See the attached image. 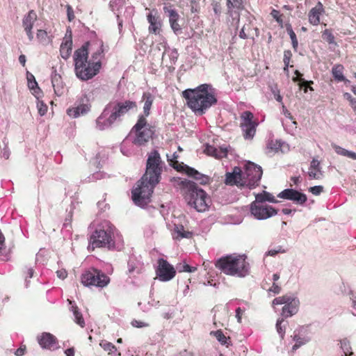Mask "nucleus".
<instances>
[{"label": "nucleus", "mask_w": 356, "mask_h": 356, "mask_svg": "<svg viewBox=\"0 0 356 356\" xmlns=\"http://www.w3.org/2000/svg\"><path fill=\"white\" fill-rule=\"evenodd\" d=\"M183 96L187 100L188 107L200 115L217 102L216 91L209 84H202L195 89L186 90L183 92Z\"/></svg>", "instance_id": "1"}, {"label": "nucleus", "mask_w": 356, "mask_h": 356, "mask_svg": "<svg viewBox=\"0 0 356 356\" xmlns=\"http://www.w3.org/2000/svg\"><path fill=\"white\" fill-rule=\"evenodd\" d=\"M136 108V103L130 100L108 103L96 120L97 129L103 131L111 127L130 110Z\"/></svg>", "instance_id": "2"}, {"label": "nucleus", "mask_w": 356, "mask_h": 356, "mask_svg": "<svg viewBox=\"0 0 356 356\" xmlns=\"http://www.w3.org/2000/svg\"><path fill=\"white\" fill-rule=\"evenodd\" d=\"M181 191L187 204L197 212H204L209 208L211 200L207 193L189 180H183L180 183Z\"/></svg>", "instance_id": "3"}, {"label": "nucleus", "mask_w": 356, "mask_h": 356, "mask_svg": "<svg viewBox=\"0 0 356 356\" xmlns=\"http://www.w3.org/2000/svg\"><path fill=\"white\" fill-rule=\"evenodd\" d=\"M216 267L223 273L237 277H244L249 273V264L244 254H229L218 259Z\"/></svg>", "instance_id": "4"}, {"label": "nucleus", "mask_w": 356, "mask_h": 356, "mask_svg": "<svg viewBox=\"0 0 356 356\" xmlns=\"http://www.w3.org/2000/svg\"><path fill=\"white\" fill-rule=\"evenodd\" d=\"M88 44L76 49L74 54L76 75L81 80H88L95 76L99 71L101 63L88 61Z\"/></svg>", "instance_id": "5"}, {"label": "nucleus", "mask_w": 356, "mask_h": 356, "mask_svg": "<svg viewBox=\"0 0 356 356\" xmlns=\"http://www.w3.org/2000/svg\"><path fill=\"white\" fill-rule=\"evenodd\" d=\"M115 231V227L109 221H102L90 236L88 250L93 251L95 248H100L113 249Z\"/></svg>", "instance_id": "6"}, {"label": "nucleus", "mask_w": 356, "mask_h": 356, "mask_svg": "<svg viewBox=\"0 0 356 356\" xmlns=\"http://www.w3.org/2000/svg\"><path fill=\"white\" fill-rule=\"evenodd\" d=\"M154 134L153 127L147 123L146 118L143 115L139 116L130 132V135L133 137L132 143L138 146L145 145Z\"/></svg>", "instance_id": "7"}, {"label": "nucleus", "mask_w": 356, "mask_h": 356, "mask_svg": "<svg viewBox=\"0 0 356 356\" xmlns=\"http://www.w3.org/2000/svg\"><path fill=\"white\" fill-rule=\"evenodd\" d=\"M158 183L151 181L149 179H143V176L137 182L136 186L132 190V200L138 207H145L150 202L152 194Z\"/></svg>", "instance_id": "8"}, {"label": "nucleus", "mask_w": 356, "mask_h": 356, "mask_svg": "<svg viewBox=\"0 0 356 356\" xmlns=\"http://www.w3.org/2000/svg\"><path fill=\"white\" fill-rule=\"evenodd\" d=\"M162 171V161L156 150L151 152L147 157L146 170L143 179H149L154 183H159Z\"/></svg>", "instance_id": "9"}, {"label": "nucleus", "mask_w": 356, "mask_h": 356, "mask_svg": "<svg viewBox=\"0 0 356 356\" xmlns=\"http://www.w3.org/2000/svg\"><path fill=\"white\" fill-rule=\"evenodd\" d=\"M110 282V278L97 269L88 270L81 275V283L86 286L104 288Z\"/></svg>", "instance_id": "10"}, {"label": "nucleus", "mask_w": 356, "mask_h": 356, "mask_svg": "<svg viewBox=\"0 0 356 356\" xmlns=\"http://www.w3.org/2000/svg\"><path fill=\"white\" fill-rule=\"evenodd\" d=\"M250 213L258 220H264L275 216L277 211L266 204L252 202L250 204Z\"/></svg>", "instance_id": "11"}, {"label": "nucleus", "mask_w": 356, "mask_h": 356, "mask_svg": "<svg viewBox=\"0 0 356 356\" xmlns=\"http://www.w3.org/2000/svg\"><path fill=\"white\" fill-rule=\"evenodd\" d=\"M262 173V169L259 165L250 161L248 162L244 171L242 172L243 179L247 183L245 186L250 188L254 186L261 179Z\"/></svg>", "instance_id": "12"}, {"label": "nucleus", "mask_w": 356, "mask_h": 356, "mask_svg": "<svg viewBox=\"0 0 356 356\" xmlns=\"http://www.w3.org/2000/svg\"><path fill=\"white\" fill-rule=\"evenodd\" d=\"M254 115L250 111L243 112L241 115V127L245 139H252L256 133L258 123L253 120Z\"/></svg>", "instance_id": "13"}, {"label": "nucleus", "mask_w": 356, "mask_h": 356, "mask_svg": "<svg viewBox=\"0 0 356 356\" xmlns=\"http://www.w3.org/2000/svg\"><path fill=\"white\" fill-rule=\"evenodd\" d=\"M158 266L156 274L161 282H168L172 280L176 275V270L167 260L159 258L157 261Z\"/></svg>", "instance_id": "14"}, {"label": "nucleus", "mask_w": 356, "mask_h": 356, "mask_svg": "<svg viewBox=\"0 0 356 356\" xmlns=\"http://www.w3.org/2000/svg\"><path fill=\"white\" fill-rule=\"evenodd\" d=\"M88 97L85 95L77 102L74 106L70 107L67 110V114L73 118H77L86 115L91 108Z\"/></svg>", "instance_id": "15"}, {"label": "nucleus", "mask_w": 356, "mask_h": 356, "mask_svg": "<svg viewBox=\"0 0 356 356\" xmlns=\"http://www.w3.org/2000/svg\"><path fill=\"white\" fill-rule=\"evenodd\" d=\"M225 184L229 186H244L247 184L243 179L242 170L239 167H234L232 172L225 175Z\"/></svg>", "instance_id": "16"}, {"label": "nucleus", "mask_w": 356, "mask_h": 356, "mask_svg": "<svg viewBox=\"0 0 356 356\" xmlns=\"http://www.w3.org/2000/svg\"><path fill=\"white\" fill-rule=\"evenodd\" d=\"M277 197L291 200L298 204H303L307 200L306 195L291 188L284 189L277 195Z\"/></svg>", "instance_id": "17"}, {"label": "nucleus", "mask_w": 356, "mask_h": 356, "mask_svg": "<svg viewBox=\"0 0 356 356\" xmlns=\"http://www.w3.org/2000/svg\"><path fill=\"white\" fill-rule=\"evenodd\" d=\"M299 305L298 298L293 296L291 300L282 307V316L288 318L295 315L298 312Z\"/></svg>", "instance_id": "18"}, {"label": "nucleus", "mask_w": 356, "mask_h": 356, "mask_svg": "<svg viewBox=\"0 0 356 356\" xmlns=\"http://www.w3.org/2000/svg\"><path fill=\"white\" fill-rule=\"evenodd\" d=\"M163 11L165 14H167L169 18V22L170 26L175 33L181 30V27L178 24V19L179 18V15L177 12L172 8L170 5H165L163 7Z\"/></svg>", "instance_id": "19"}, {"label": "nucleus", "mask_w": 356, "mask_h": 356, "mask_svg": "<svg viewBox=\"0 0 356 356\" xmlns=\"http://www.w3.org/2000/svg\"><path fill=\"white\" fill-rule=\"evenodd\" d=\"M37 19V15L33 10H30L29 13L24 16L22 24L23 27L29 37L30 41L33 39V34L31 31L33 24Z\"/></svg>", "instance_id": "20"}, {"label": "nucleus", "mask_w": 356, "mask_h": 356, "mask_svg": "<svg viewBox=\"0 0 356 356\" xmlns=\"http://www.w3.org/2000/svg\"><path fill=\"white\" fill-rule=\"evenodd\" d=\"M38 343L42 348L56 349L58 347L56 338L50 333L44 332L38 337Z\"/></svg>", "instance_id": "21"}, {"label": "nucleus", "mask_w": 356, "mask_h": 356, "mask_svg": "<svg viewBox=\"0 0 356 356\" xmlns=\"http://www.w3.org/2000/svg\"><path fill=\"white\" fill-rule=\"evenodd\" d=\"M308 175L311 179H320L323 177V172L320 161L314 158L308 170Z\"/></svg>", "instance_id": "22"}, {"label": "nucleus", "mask_w": 356, "mask_h": 356, "mask_svg": "<svg viewBox=\"0 0 356 356\" xmlns=\"http://www.w3.org/2000/svg\"><path fill=\"white\" fill-rule=\"evenodd\" d=\"M324 12L323 4L321 2L312 8L309 13V22L316 26L320 23V16Z\"/></svg>", "instance_id": "23"}, {"label": "nucleus", "mask_w": 356, "mask_h": 356, "mask_svg": "<svg viewBox=\"0 0 356 356\" xmlns=\"http://www.w3.org/2000/svg\"><path fill=\"white\" fill-rule=\"evenodd\" d=\"M72 49V37L70 35L68 37L65 36L63 38V40L60 44V56L65 60H67V58H69V57L71 55Z\"/></svg>", "instance_id": "24"}, {"label": "nucleus", "mask_w": 356, "mask_h": 356, "mask_svg": "<svg viewBox=\"0 0 356 356\" xmlns=\"http://www.w3.org/2000/svg\"><path fill=\"white\" fill-rule=\"evenodd\" d=\"M204 152L209 156H213L217 159L225 157L227 154V147H220L219 149L214 146L207 145Z\"/></svg>", "instance_id": "25"}, {"label": "nucleus", "mask_w": 356, "mask_h": 356, "mask_svg": "<svg viewBox=\"0 0 356 356\" xmlns=\"http://www.w3.org/2000/svg\"><path fill=\"white\" fill-rule=\"evenodd\" d=\"M149 24V32L154 34H159L161 27V23L158 16L154 15L152 13L147 16Z\"/></svg>", "instance_id": "26"}, {"label": "nucleus", "mask_w": 356, "mask_h": 356, "mask_svg": "<svg viewBox=\"0 0 356 356\" xmlns=\"http://www.w3.org/2000/svg\"><path fill=\"white\" fill-rule=\"evenodd\" d=\"M51 83L55 93L61 96L64 92V85L60 74L54 73L51 76Z\"/></svg>", "instance_id": "27"}, {"label": "nucleus", "mask_w": 356, "mask_h": 356, "mask_svg": "<svg viewBox=\"0 0 356 356\" xmlns=\"http://www.w3.org/2000/svg\"><path fill=\"white\" fill-rule=\"evenodd\" d=\"M227 6L228 9V13L230 16L234 17L236 15V18L239 20V14L235 13L233 11L234 8L237 10L243 9V0H227Z\"/></svg>", "instance_id": "28"}, {"label": "nucleus", "mask_w": 356, "mask_h": 356, "mask_svg": "<svg viewBox=\"0 0 356 356\" xmlns=\"http://www.w3.org/2000/svg\"><path fill=\"white\" fill-rule=\"evenodd\" d=\"M254 202H259L261 204H265L266 202H269L272 203L277 202L275 197L271 193L265 191L260 193L256 194L255 200Z\"/></svg>", "instance_id": "29"}, {"label": "nucleus", "mask_w": 356, "mask_h": 356, "mask_svg": "<svg viewBox=\"0 0 356 356\" xmlns=\"http://www.w3.org/2000/svg\"><path fill=\"white\" fill-rule=\"evenodd\" d=\"M175 238L176 239H182V238H191L193 236V233L188 230H185L184 227L181 225H177L175 227Z\"/></svg>", "instance_id": "30"}, {"label": "nucleus", "mask_w": 356, "mask_h": 356, "mask_svg": "<svg viewBox=\"0 0 356 356\" xmlns=\"http://www.w3.org/2000/svg\"><path fill=\"white\" fill-rule=\"evenodd\" d=\"M186 172L188 176L192 177L195 179L199 181L202 184H204L208 181V177L202 175L194 168L186 167Z\"/></svg>", "instance_id": "31"}, {"label": "nucleus", "mask_w": 356, "mask_h": 356, "mask_svg": "<svg viewBox=\"0 0 356 356\" xmlns=\"http://www.w3.org/2000/svg\"><path fill=\"white\" fill-rule=\"evenodd\" d=\"M284 143L280 140H271L269 142L266 147V153L268 154H273L277 153L280 151L283 152L282 147Z\"/></svg>", "instance_id": "32"}, {"label": "nucleus", "mask_w": 356, "mask_h": 356, "mask_svg": "<svg viewBox=\"0 0 356 356\" xmlns=\"http://www.w3.org/2000/svg\"><path fill=\"white\" fill-rule=\"evenodd\" d=\"M332 148L334 149L337 154L350 158L356 160V153L352 151L347 150L334 143L332 144Z\"/></svg>", "instance_id": "33"}, {"label": "nucleus", "mask_w": 356, "mask_h": 356, "mask_svg": "<svg viewBox=\"0 0 356 356\" xmlns=\"http://www.w3.org/2000/svg\"><path fill=\"white\" fill-rule=\"evenodd\" d=\"M143 98L145 99L143 111L145 115L147 117L149 115V111L153 103V98L149 93H144Z\"/></svg>", "instance_id": "34"}, {"label": "nucleus", "mask_w": 356, "mask_h": 356, "mask_svg": "<svg viewBox=\"0 0 356 356\" xmlns=\"http://www.w3.org/2000/svg\"><path fill=\"white\" fill-rule=\"evenodd\" d=\"M293 340L295 341V344L292 347V350L295 351L302 346L307 343L310 341V339L307 337L295 335L293 337Z\"/></svg>", "instance_id": "35"}, {"label": "nucleus", "mask_w": 356, "mask_h": 356, "mask_svg": "<svg viewBox=\"0 0 356 356\" xmlns=\"http://www.w3.org/2000/svg\"><path fill=\"white\" fill-rule=\"evenodd\" d=\"M71 310L74 316V321L81 327H83L85 326V321L82 314L79 312L77 307L72 305Z\"/></svg>", "instance_id": "36"}, {"label": "nucleus", "mask_w": 356, "mask_h": 356, "mask_svg": "<svg viewBox=\"0 0 356 356\" xmlns=\"http://www.w3.org/2000/svg\"><path fill=\"white\" fill-rule=\"evenodd\" d=\"M167 56L170 59V64H174L178 58V52L176 49H165L163 54V60H165Z\"/></svg>", "instance_id": "37"}, {"label": "nucleus", "mask_w": 356, "mask_h": 356, "mask_svg": "<svg viewBox=\"0 0 356 356\" xmlns=\"http://www.w3.org/2000/svg\"><path fill=\"white\" fill-rule=\"evenodd\" d=\"M332 75L334 79L339 81H345V77L343 75V66L341 65H335L332 70Z\"/></svg>", "instance_id": "38"}, {"label": "nucleus", "mask_w": 356, "mask_h": 356, "mask_svg": "<svg viewBox=\"0 0 356 356\" xmlns=\"http://www.w3.org/2000/svg\"><path fill=\"white\" fill-rule=\"evenodd\" d=\"M27 81L29 89L33 90V93L36 94L38 90H40V88L38 86L35 76L32 74L27 72Z\"/></svg>", "instance_id": "39"}, {"label": "nucleus", "mask_w": 356, "mask_h": 356, "mask_svg": "<svg viewBox=\"0 0 356 356\" xmlns=\"http://www.w3.org/2000/svg\"><path fill=\"white\" fill-rule=\"evenodd\" d=\"M99 346L105 350L107 351L109 354L114 353L117 349L115 346L111 342L106 341H102Z\"/></svg>", "instance_id": "40"}, {"label": "nucleus", "mask_w": 356, "mask_h": 356, "mask_svg": "<svg viewBox=\"0 0 356 356\" xmlns=\"http://www.w3.org/2000/svg\"><path fill=\"white\" fill-rule=\"evenodd\" d=\"M341 348L343 350L345 356L351 355L353 354L350 341L348 339H344L341 341Z\"/></svg>", "instance_id": "41"}, {"label": "nucleus", "mask_w": 356, "mask_h": 356, "mask_svg": "<svg viewBox=\"0 0 356 356\" xmlns=\"http://www.w3.org/2000/svg\"><path fill=\"white\" fill-rule=\"evenodd\" d=\"M286 31H287L288 34L289 35L290 38L291 40L292 46H293V49H297L298 45V40L296 38V35L295 32L293 31L291 26L290 24L286 26Z\"/></svg>", "instance_id": "42"}, {"label": "nucleus", "mask_w": 356, "mask_h": 356, "mask_svg": "<svg viewBox=\"0 0 356 356\" xmlns=\"http://www.w3.org/2000/svg\"><path fill=\"white\" fill-rule=\"evenodd\" d=\"M292 296H293L292 295H285L283 296L277 297L273 300V305H285V304L291 300V298Z\"/></svg>", "instance_id": "43"}, {"label": "nucleus", "mask_w": 356, "mask_h": 356, "mask_svg": "<svg viewBox=\"0 0 356 356\" xmlns=\"http://www.w3.org/2000/svg\"><path fill=\"white\" fill-rule=\"evenodd\" d=\"M285 327H286V323H284V320L283 318H279L277 321L276 329H277V332L280 335L281 338L284 337V335L285 333Z\"/></svg>", "instance_id": "44"}, {"label": "nucleus", "mask_w": 356, "mask_h": 356, "mask_svg": "<svg viewBox=\"0 0 356 356\" xmlns=\"http://www.w3.org/2000/svg\"><path fill=\"white\" fill-rule=\"evenodd\" d=\"M179 272L193 273L197 270L196 267H191L186 263L179 264L177 266Z\"/></svg>", "instance_id": "45"}, {"label": "nucleus", "mask_w": 356, "mask_h": 356, "mask_svg": "<svg viewBox=\"0 0 356 356\" xmlns=\"http://www.w3.org/2000/svg\"><path fill=\"white\" fill-rule=\"evenodd\" d=\"M36 106L38 111L41 116H43L46 114L47 111V106L38 98H37Z\"/></svg>", "instance_id": "46"}, {"label": "nucleus", "mask_w": 356, "mask_h": 356, "mask_svg": "<svg viewBox=\"0 0 356 356\" xmlns=\"http://www.w3.org/2000/svg\"><path fill=\"white\" fill-rule=\"evenodd\" d=\"M103 44H102L99 49L92 56V60L90 62L99 61L101 63V59L103 57Z\"/></svg>", "instance_id": "47"}, {"label": "nucleus", "mask_w": 356, "mask_h": 356, "mask_svg": "<svg viewBox=\"0 0 356 356\" xmlns=\"http://www.w3.org/2000/svg\"><path fill=\"white\" fill-rule=\"evenodd\" d=\"M322 37L325 40H326L330 44H333L334 42V37L331 33V31L328 29H325L323 32Z\"/></svg>", "instance_id": "48"}, {"label": "nucleus", "mask_w": 356, "mask_h": 356, "mask_svg": "<svg viewBox=\"0 0 356 356\" xmlns=\"http://www.w3.org/2000/svg\"><path fill=\"white\" fill-rule=\"evenodd\" d=\"M216 338L220 341L222 344H225L227 342V338L224 335L222 331L217 330L213 332Z\"/></svg>", "instance_id": "49"}, {"label": "nucleus", "mask_w": 356, "mask_h": 356, "mask_svg": "<svg viewBox=\"0 0 356 356\" xmlns=\"http://www.w3.org/2000/svg\"><path fill=\"white\" fill-rule=\"evenodd\" d=\"M272 17L276 20V22L281 26H283V19L280 12L277 10H273L271 12Z\"/></svg>", "instance_id": "50"}, {"label": "nucleus", "mask_w": 356, "mask_h": 356, "mask_svg": "<svg viewBox=\"0 0 356 356\" xmlns=\"http://www.w3.org/2000/svg\"><path fill=\"white\" fill-rule=\"evenodd\" d=\"M284 253L285 250L282 248V246H277L275 248L270 249L266 252V255L274 257L278 253Z\"/></svg>", "instance_id": "51"}, {"label": "nucleus", "mask_w": 356, "mask_h": 356, "mask_svg": "<svg viewBox=\"0 0 356 356\" xmlns=\"http://www.w3.org/2000/svg\"><path fill=\"white\" fill-rule=\"evenodd\" d=\"M350 299L351 300V307L353 309V314L356 316V292L350 291L349 293Z\"/></svg>", "instance_id": "52"}, {"label": "nucleus", "mask_w": 356, "mask_h": 356, "mask_svg": "<svg viewBox=\"0 0 356 356\" xmlns=\"http://www.w3.org/2000/svg\"><path fill=\"white\" fill-rule=\"evenodd\" d=\"M271 92L274 95L275 99L280 103H282V97L280 95L279 89L275 86L271 88Z\"/></svg>", "instance_id": "53"}, {"label": "nucleus", "mask_w": 356, "mask_h": 356, "mask_svg": "<svg viewBox=\"0 0 356 356\" xmlns=\"http://www.w3.org/2000/svg\"><path fill=\"white\" fill-rule=\"evenodd\" d=\"M309 191L313 195H320L323 192V187L322 186H314L310 187L309 188Z\"/></svg>", "instance_id": "54"}, {"label": "nucleus", "mask_w": 356, "mask_h": 356, "mask_svg": "<svg viewBox=\"0 0 356 356\" xmlns=\"http://www.w3.org/2000/svg\"><path fill=\"white\" fill-rule=\"evenodd\" d=\"M47 37V33L44 30H38L37 33V38L41 42H44L46 41Z\"/></svg>", "instance_id": "55"}, {"label": "nucleus", "mask_w": 356, "mask_h": 356, "mask_svg": "<svg viewBox=\"0 0 356 356\" xmlns=\"http://www.w3.org/2000/svg\"><path fill=\"white\" fill-rule=\"evenodd\" d=\"M131 325H132V326H134L135 327H138V328L146 327L149 325L147 323L140 321H137V320L133 321L131 322Z\"/></svg>", "instance_id": "56"}, {"label": "nucleus", "mask_w": 356, "mask_h": 356, "mask_svg": "<svg viewBox=\"0 0 356 356\" xmlns=\"http://www.w3.org/2000/svg\"><path fill=\"white\" fill-rule=\"evenodd\" d=\"M269 291L273 292L275 294H278L281 291V288L275 283H273L272 286L269 289Z\"/></svg>", "instance_id": "57"}, {"label": "nucleus", "mask_w": 356, "mask_h": 356, "mask_svg": "<svg viewBox=\"0 0 356 356\" xmlns=\"http://www.w3.org/2000/svg\"><path fill=\"white\" fill-rule=\"evenodd\" d=\"M56 274L58 278L64 280L67 277V273L65 269H60L56 271Z\"/></svg>", "instance_id": "58"}, {"label": "nucleus", "mask_w": 356, "mask_h": 356, "mask_svg": "<svg viewBox=\"0 0 356 356\" xmlns=\"http://www.w3.org/2000/svg\"><path fill=\"white\" fill-rule=\"evenodd\" d=\"M242 314H243V311L242 309L238 307L236 309V317L237 318V321L238 323H241V316H242Z\"/></svg>", "instance_id": "59"}, {"label": "nucleus", "mask_w": 356, "mask_h": 356, "mask_svg": "<svg viewBox=\"0 0 356 356\" xmlns=\"http://www.w3.org/2000/svg\"><path fill=\"white\" fill-rule=\"evenodd\" d=\"M67 17L69 21H72L74 18L73 10L70 6H67Z\"/></svg>", "instance_id": "60"}, {"label": "nucleus", "mask_w": 356, "mask_h": 356, "mask_svg": "<svg viewBox=\"0 0 356 356\" xmlns=\"http://www.w3.org/2000/svg\"><path fill=\"white\" fill-rule=\"evenodd\" d=\"M282 104V113L283 114L288 118L289 119H292V115L291 114V113L287 110V108H286V106L283 104Z\"/></svg>", "instance_id": "61"}, {"label": "nucleus", "mask_w": 356, "mask_h": 356, "mask_svg": "<svg viewBox=\"0 0 356 356\" xmlns=\"http://www.w3.org/2000/svg\"><path fill=\"white\" fill-rule=\"evenodd\" d=\"M74 348H70L65 350V354L66 356H74Z\"/></svg>", "instance_id": "62"}, {"label": "nucleus", "mask_w": 356, "mask_h": 356, "mask_svg": "<svg viewBox=\"0 0 356 356\" xmlns=\"http://www.w3.org/2000/svg\"><path fill=\"white\" fill-rule=\"evenodd\" d=\"M26 56L24 54H22L19 56V62L23 65L24 66L25 64H26Z\"/></svg>", "instance_id": "63"}, {"label": "nucleus", "mask_w": 356, "mask_h": 356, "mask_svg": "<svg viewBox=\"0 0 356 356\" xmlns=\"http://www.w3.org/2000/svg\"><path fill=\"white\" fill-rule=\"evenodd\" d=\"M15 354L17 356H22L24 354V349L19 348L15 351Z\"/></svg>", "instance_id": "64"}]
</instances>
